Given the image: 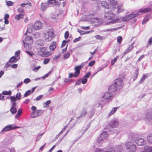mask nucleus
<instances>
[{
	"instance_id": "obj_55",
	"label": "nucleus",
	"mask_w": 152,
	"mask_h": 152,
	"mask_svg": "<svg viewBox=\"0 0 152 152\" xmlns=\"http://www.w3.org/2000/svg\"><path fill=\"white\" fill-rule=\"evenodd\" d=\"M95 37L97 39H99L101 40L102 39V37L100 35H96L95 36Z\"/></svg>"
},
{
	"instance_id": "obj_37",
	"label": "nucleus",
	"mask_w": 152,
	"mask_h": 152,
	"mask_svg": "<svg viewBox=\"0 0 152 152\" xmlns=\"http://www.w3.org/2000/svg\"><path fill=\"white\" fill-rule=\"evenodd\" d=\"M147 77V76L145 74H144L143 75V76L141 78V80L140 81V83H142L144 81V80H145V78Z\"/></svg>"
},
{
	"instance_id": "obj_42",
	"label": "nucleus",
	"mask_w": 152,
	"mask_h": 152,
	"mask_svg": "<svg viewBox=\"0 0 152 152\" xmlns=\"http://www.w3.org/2000/svg\"><path fill=\"white\" fill-rule=\"evenodd\" d=\"M21 94L19 92L16 94L15 98L17 100H19L21 98Z\"/></svg>"
},
{
	"instance_id": "obj_12",
	"label": "nucleus",
	"mask_w": 152,
	"mask_h": 152,
	"mask_svg": "<svg viewBox=\"0 0 152 152\" xmlns=\"http://www.w3.org/2000/svg\"><path fill=\"white\" fill-rule=\"evenodd\" d=\"M23 42V43L31 45L33 43V41L31 37L28 36L25 38Z\"/></svg>"
},
{
	"instance_id": "obj_59",
	"label": "nucleus",
	"mask_w": 152,
	"mask_h": 152,
	"mask_svg": "<svg viewBox=\"0 0 152 152\" xmlns=\"http://www.w3.org/2000/svg\"><path fill=\"white\" fill-rule=\"evenodd\" d=\"M43 96V95H40L37 97L36 98V100L37 101H38L41 99Z\"/></svg>"
},
{
	"instance_id": "obj_13",
	"label": "nucleus",
	"mask_w": 152,
	"mask_h": 152,
	"mask_svg": "<svg viewBox=\"0 0 152 152\" xmlns=\"http://www.w3.org/2000/svg\"><path fill=\"white\" fill-rule=\"evenodd\" d=\"M42 26V23L40 21L36 22L34 24L33 28L35 30L40 29Z\"/></svg>"
},
{
	"instance_id": "obj_5",
	"label": "nucleus",
	"mask_w": 152,
	"mask_h": 152,
	"mask_svg": "<svg viewBox=\"0 0 152 152\" xmlns=\"http://www.w3.org/2000/svg\"><path fill=\"white\" fill-rule=\"evenodd\" d=\"M131 139L133 141H134L135 143L138 145H144L145 144V141L144 139L142 138H136L131 137Z\"/></svg>"
},
{
	"instance_id": "obj_64",
	"label": "nucleus",
	"mask_w": 152,
	"mask_h": 152,
	"mask_svg": "<svg viewBox=\"0 0 152 152\" xmlns=\"http://www.w3.org/2000/svg\"><path fill=\"white\" fill-rule=\"evenodd\" d=\"M70 56V54L69 53H67L65 54L64 56V57L65 59H66L68 58Z\"/></svg>"
},
{
	"instance_id": "obj_44",
	"label": "nucleus",
	"mask_w": 152,
	"mask_h": 152,
	"mask_svg": "<svg viewBox=\"0 0 152 152\" xmlns=\"http://www.w3.org/2000/svg\"><path fill=\"white\" fill-rule=\"evenodd\" d=\"M117 9V12L118 13H120L124 11V9L122 7H118Z\"/></svg>"
},
{
	"instance_id": "obj_29",
	"label": "nucleus",
	"mask_w": 152,
	"mask_h": 152,
	"mask_svg": "<svg viewBox=\"0 0 152 152\" xmlns=\"http://www.w3.org/2000/svg\"><path fill=\"white\" fill-rule=\"evenodd\" d=\"M147 140L148 142L152 144V133L150 134L148 136Z\"/></svg>"
},
{
	"instance_id": "obj_2",
	"label": "nucleus",
	"mask_w": 152,
	"mask_h": 152,
	"mask_svg": "<svg viewBox=\"0 0 152 152\" xmlns=\"http://www.w3.org/2000/svg\"><path fill=\"white\" fill-rule=\"evenodd\" d=\"M87 61L85 62L82 63L79 66H76L75 67V72L73 75V74L70 73L69 75V78H71L73 76L75 77H77L79 75L80 71V70L83 67V66L87 63Z\"/></svg>"
},
{
	"instance_id": "obj_18",
	"label": "nucleus",
	"mask_w": 152,
	"mask_h": 152,
	"mask_svg": "<svg viewBox=\"0 0 152 152\" xmlns=\"http://www.w3.org/2000/svg\"><path fill=\"white\" fill-rule=\"evenodd\" d=\"M123 150V147L121 145H118L113 148V152H121Z\"/></svg>"
},
{
	"instance_id": "obj_27",
	"label": "nucleus",
	"mask_w": 152,
	"mask_h": 152,
	"mask_svg": "<svg viewBox=\"0 0 152 152\" xmlns=\"http://www.w3.org/2000/svg\"><path fill=\"white\" fill-rule=\"evenodd\" d=\"M43 113V111L41 110H37L36 111V113L37 117L42 115Z\"/></svg>"
},
{
	"instance_id": "obj_34",
	"label": "nucleus",
	"mask_w": 152,
	"mask_h": 152,
	"mask_svg": "<svg viewBox=\"0 0 152 152\" xmlns=\"http://www.w3.org/2000/svg\"><path fill=\"white\" fill-rule=\"evenodd\" d=\"M105 152H113V148L110 147H107L105 149Z\"/></svg>"
},
{
	"instance_id": "obj_48",
	"label": "nucleus",
	"mask_w": 152,
	"mask_h": 152,
	"mask_svg": "<svg viewBox=\"0 0 152 152\" xmlns=\"http://www.w3.org/2000/svg\"><path fill=\"white\" fill-rule=\"evenodd\" d=\"M31 91L30 90H28L25 93L24 95V97H26L30 93Z\"/></svg>"
},
{
	"instance_id": "obj_32",
	"label": "nucleus",
	"mask_w": 152,
	"mask_h": 152,
	"mask_svg": "<svg viewBox=\"0 0 152 152\" xmlns=\"http://www.w3.org/2000/svg\"><path fill=\"white\" fill-rule=\"evenodd\" d=\"M130 20L128 15L125 16L122 19V20L124 22L128 21Z\"/></svg>"
},
{
	"instance_id": "obj_15",
	"label": "nucleus",
	"mask_w": 152,
	"mask_h": 152,
	"mask_svg": "<svg viewBox=\"0 0 152 152\" xmlns=\"http://www.w3.org/2000/svg\"><path fill=\"white\" fill-rule=\"evenodd\" d=\"M145 119L146 121L148 120L149 121L152 122V113L150 112H147L145 115Z\"/></svg>"
},
{
	"instance_id": "obj_19",
	"label": "nucleus",
	"mask_w": 152,
	"mask_h": 152,
	"mask_svg": "<svg viewBox=\"0 0 152 152\" xmlns=\"http://www.w3.org/2000/svg\"><path fill=\"white\" fill-rule=\"evenodd\" d=\"M24 47L26 49V51H28L31 50V44H26L23 43Z\"/></svg>"
},
{
	"instance_id": "obj_24",
	"label": "nucleus",
	"mask_w": 152,
	"mask_h": 152,
	"mask_svg": "<svg viewBox=\"0 0 152 152\" xmlns=\"http://www.w3.org/2000/svg\"><path fill=\"white\" fill-rule=\"evenodd\" d=\"M101 5L102 6L106 9L109 8V6L107 2L104 1H102L101 2Z\"/></svg>"
},
{
	"instance_id": "obj_26",
	"label": "nucleus",
	"mask_w": 152,
	"mask_h": 152,
	"mask_svg": "<svg viewBox=\"0 0 152 152\" xmlns=\"http://www.w3.org/2000/svg\"><path fill=\"white\" fill-rule=\"evenodd\" d=\"M117 109L118 107H114L113 108L111 112L108 114V116H110L114 114Z\"/></svg>"
},
{
	"instance_id": "obj_43",
	"label": "nucleus",
	"mask_w": 152,
	"mask_h": 152,
	"mask_svg": "<svg viewBox=\"0 0 152 152\" xmlns=\"http://www.w3.org/2000/svg\"><path fill=\"white\" fill-rule=\"evenodd\" d=\"M119 56H116L114 59H113L111 61V64L112 65H113L115 62L117 60Z\"/></svg>"
},
{
	"instance_id": "obj_30",
	"label": "nucleus",
	"mask_w": 152,
	"mask_h": 152,
	"mask_svg": "<svg viewBox=\"0 0 152 152\" xmlns=\"http://www.w3.org/2000/svg\"><path fill=\"white\" fill-rule=\"evenodd\" d=\"M5 2L6 3L7 6L8 7L12 6L13 4V3L10 1L6 0L5 1Z\"/></svg>"
},
{
	"instance_id": "obj_54",
	"label": "nucleus",
	"mask_w": 152,
	"mask_h": 152,
	"mask_svg": "<svg viewBox=\"0 0 152 152\" xmlns=\"http://www.w3.org/2000/svg\"><path fill=\"white\" fill-rule=\"evenodd\" d=\"M91 73L90 72H88L87 74H86L84 76V78H88L91 75Z\"/></svg>"
},
{
	"instance_id": "obj_47",
	"label": "nucleus",
	"mask_w": 152,
	"mask_h": 152,
	"mask_svg": "<svg viewBox=\"0 0 152 152\" xmlns=\"http://www.w3.org/2000/svg\"><path fill=\"white\" fill-rule=\"evenodd\" d=\"M95 151L96 152H105V150L98 148L96 149Z\"/></svg>"
},
{
	"instance_id": "obj_38",
	"label": "nucleus",
	"mask_w": 152,
	"mask_h": 152,
	"mask_svg": "<svg viewBox=\"0 0 152 152\" xmlns=\"http://www.w3.org/2000/svg\"><path fill=\"white\" fill-rule=\"evenodd\" d=\"M18 11L20 13L19 14H23V15H25V13L23 10L21 8H19L18 9Z\"/></svg>"
},
{
	"instance_id": "obj_56",
	"label": "nucleus",
	"mask_w": 152,
	"mask_h": 152,
	"mask_svg": "<svg viewBox=\"0 0 152 152\" xmlns=\"http://www.w3.org/2000/svg\"><path fill=\"white\" fill-rule=\"evenodd\" d=\"M37 42L38 45H42V43L43 42V41L42 40H38Z\"/></svg>"
},
{
	"instance_id": "obj_11",
	"label": "nucleus",
	"mask_w": 152,
	"mask_h": 152,
	"mask_svg": "<svg viewBox=\"0 0 152 152\" xmlns=\"http://www.w3.org/2000/svg\"><path fill=\"white\" fill-rule=\"evenodd\" d=\"M104 16L107 20H111L114 18L115 14L113 13L112 11H109L105 13Z\"/></svg>"
},
{
	"instance_id": "obj_10",
	"label": "nucleus",
	"mask_w": 152,
	"mask_h": 152,
	"mask_svg": "<svg viewBox=\"0 0 152 152\" xmlns=\"http://www.w3.org/2000/svg\"><path fill=\"white\" fill-rule=\"evenodd\" d=\"M108 134L107 133L105 132H102L100 135L98 137L97 142H100L103 140H106L108 137Z\"/></svg>"
},
{
	"instance_id": "obj_57",
	"label": "nucleus",
	"mask_w": 152,
	"mask_h": 152,
	"mask_svg": "<svg viewBox=\"0 0 152 152\" xmlns=\"http://www.w3.org/2000/svg\"><path fill=\"white\" fill-rule=\"evenodd\" d=\"M31 80L29 78H26L24 80V83H27L30 82Z\"/></svg>"
},
{
	"instance_id": "obj_28",
	"label": "nucleus",
	"mask_w": 152,
	"mask_h": 152,
	"mask_svg": "<svg viewBox=\"0 0 152 152\" xmlns=\"http://www.w3.org/2000/svg\"><path fill=\"white\" fill-rule=\"evenodd\" d=\"M24 15L22 14H19L16 15L15 17V19L17 20H19L20 18H23Z\"/></svg>"
},
{
	"instance_id": "obj_62",
	"label": "nucleus",
	"mask_w": 152,
	"mask_h": 152,
	"mask_svg": "<svg viewBox=\"0 0 152 152\" xmlns=\"http://www.w3.org/2000/svg\"><path fill=\"white\" fill-rule=\"evenodd\" d=\"M20 53V51L19 50H18L16 52H15V55L17 56V58H20V57H19V56Z\"/></svg>"
},
{
	"instance_id": "obj_33",
	"label": "nucleus",
	"mask_w": 152,
	"mask_h": 152,
	"mask_svg": "<svg viewBox=\"0 0 152 152\" xmlns=\"http://www.w3.org/2000/svg\"><path fill=\"white\" fill-rule=\"evenodd\" d=\"M51 103V101L48 100L43 103L44 107H48L49 104Z\"/></svg>"
},
{
	"instance_id": "obj_7",
	"label": "nucleus",
	"mask_w": 152,
	"mask_h": 152,
	"mask_svg": "<svg viewBox=\"0 0 152 152\" xmlns=\"http://www.w3.org/2000/svg\"><path fill=\"white\" fill-rule=\"evenodd\" d=\"M19 128V127L14 126V125L13 124L9 125L6 126L0 132V133L4 134L6 132Z\"/></svg>"
},
{
	"instance_id": "obj_21",
	"label": "nucleus",
	"mask_w": 152,
	"mask_h": 152,
	"mask_svg": "<svg viewBox=\"0 0 152 152\" xmlns=\"http://www.w3.org/2000/svg\"><path fill=\"white\" fill-rule=\"evenodd\" d=\"M19 59V58H18L15 56H13L10 58V62L13 63L16 62Z\"/></svg>"
},
{
	"instance_id": "obj_49",
	"label": "nucleus",
	"mask_w": 152,
	"mask_h": 152,
	"mask_svg": "<svg viewBox=\"0 0 152 152\" xmlns=\"http://www.w3.org/2000/svg\"><path fill=\"white\" fill-rule=\"evenodd\" d=\"M81 82L82 83L85 84L86 83L87 81V79L86 78H81Z\"/></svg>"
},
{
	"instance_id": "obj_1",
	"label": "nucleus",
	"mask_w": 152,
	"mask_h": 152,
	"mask_svg": "<svg viewBox=\"0 0 152 152\" xmlns=\"http://www.w3.org/2000/svg\"><path fill=\"white\" fill-rule=\"evenodd\" d=\"M123 81L121 78H119L114 80L113 84L110 85L108 88V90L110 92H114L117 90H120L123 87Z\"/></svg>"
},
{
	"instance_id": "obj_23",
	"label": "nucleus",
	"mask_w": 152,
	"mask_h": 152,
	"mask_svg": "<svg viewBox=\"0 0 152 152\" xmlns=\"http://www.w3.org/2000/svg\"><path fill=\"white\" fill-rule=\"evenodd\" d=\"M134 43L133 42L131 45H129V47L124 52V54H125L129 52L133 48V45L134 44Z\"/></svg>"
},
{
	"instance_id": "obj_25",
	"label": "nucleus",
	"mask_w": 152,
	"mask_h": 152,
	"mask_svg": "<svg viewBox=\"0 0 152 152\" xmlns=\"http://www.w3.org/2000/svg\"><path fill=\"white\" fill-rule=\"evenodd\" d=\"M10 111L12 114L14 115L16 113L17 109L15 107H11Z\"/></svg>"
},
{
	"instance_id": "obj_3",
	"label": "nucleus",
	"mask_w": 152,
	"mask_h": 152,
	"mask_svg": "<svg viewBox=\"0 0 152 152\" xmlns=\"http://www.w3.org/2000/svg\"><path fill=\"white\" fill-rule=\"evenodd\" d=\"M43 37L45 40L46 42L51 41L53 38L54 36L53 30L50 29L44 33Z\"/></svg>"
},
{
	"instance_id": "obj_45",
	"label": "nucleus",
	"mask_w": 152,
	"mask_h": 152,
	"mask_svg": "<svg viewBox=\"0 0 152 152\" xmlns=\"http://www.w3.org/2000/svg\"><path fill=\"white\" fill-rule=\"evenodd\" d=\"M11 102H16L17 100L15 98V96H11L10 97Z\"/></svg>"
},
{
	"instance_id": "obj_60",
	"label": "nucleus",
	"mask_w": 152,
	"mask_h": 152,
	"mask_svg": "<svg viewBox=\"0 0 152 152\" xmlns=\"http://www.w3.org/2000/svg\"><path fill=\"white\" fill-rule=\"evenodd\" d=\"M40 67H41V66H39L37 67H35L34 69L33 70L34 71L36 72L38 71L39 69L40 68Z\"/></svg>"
},
{
	"instance_id": "obj_50",
	"label": "nucleus",
	"mask_w": 152,
	"mask_h": 152,
	"mask_svg": "<svg viewBox=\"0 0 152 152\" xmlns=\"http://www.w3.org/2000/svg\"><path fill=\"white\" fill-rule=\"evenodd\" d=\"M50 59L48 58H45L43 61V64H48L49 61Z\"/></svg>"
},
{
	"instance_id": "obj_39",
	"label": "nucleus",
	"mask_w": 152,
	"mask_h": 152,
	"mask_svg": "<svg viewBox=\"0 0 152 152\" xmlns=\"http://www.w3.org/2000/svg\"><path fill=\"white\" fill-rule=\"evenodd\" d=\"M139 14L138 13L135 14H131L128 15L129 17L130 20L134 18L135 17L137 16V15H138Z\"/></svg>"
},
{
	"instance_id": "obj_46",
	"label": "nucleus",
	"mask_w": 152,
	"mask_h": 152,
	"mask_svg": "<svg viewBox=\"0 0 152 152\" xmlns=\"http://www.w3.org/2000/svg\"><path fill=\"white\" fill-rule=\"evenodd\" d=\"M43 134H44V133L42 134H40L39 135H37V136L36 138V141H37L39 140L40 139L42 136Z\"/></svg>"
},
{
	"instance_id": "obj_17",
	"label": "nucleus",
	"mask_w": 152,
	"mask_h": 152,
	"mask_svg": "<svg viewBox=\"0 0 152 152\" xmlns=\"http://www.w3.org/2000/svg\"><path fill=\"white\" fill-rule=\"evenodd\" d=\"M86 110L85 108H83L81 112L80 115L78 116L76 118L78 119L82 118L84 117L87 114Z\"/></svg>"
},
{
	"instance_id": "obj_41",
	"label": "nucleus",
	"mask_w": 152,
	"mask_h": 152,
	"mask_svg": "<svg viewBox=\"0 0 152 152\" xmlns=\"http://www.w3.org/2000/svg\"><path fill=\"white\" fill-rule=\"evenodd\" d=\"M37 117L36 114V111H33L31 114V118H34Z\"/></svg>"
},
{
	"instance_id": "obj_58",
	"label": "nucleus",
	"mask_w": 152,
	"mask_h": 152,
	"mask_svg": "<svg viewBox=\"0 0 152 152\" xmlns=\"http://www.w3.org/2000/svg\"><path fill=\"white\" fill-rule=\"evenodd\" d=\"M11 63V62H10V60L8 61L5 65V67L6 68H8L10 66L11 64H10Z\"/></svg>"
},
{
	"instance_id": "obj_61",
	"label": "nucleus",
	"mask_w": 152,
	"mask_h": 152,
	"mask_svg": "<svg viewBox=\"0 0 152 152\" xmlns=\"http://www.w3.org/2000/svg\"><path fill=\"white\" fill-rule=\"evenodd\" d=\"M148 20V17L146 16H145L143 21L142 22V23L143 24L145 23Z\"/></svg>"
},
{
	"instance_id": "obj_31",
	"label": "nucleus",
	"mask_w": 152,
	"mask_h": 152,
	"mask_svg": "<svg viewBox=\"0 0 152 152\" xmlns=\"http://www.w3.org/2000/svg\"><path fill=\"white\" fill-rule=\"evenodd\" d=\"M138 71H139V69H137V68L135 70V75L133 77V81H134V80H135L137 78L138 74Z\"/></svg>"
},
{
	"instance_id": "obj_4",
	"label": "nucleus",
	"mask_w": 152,
	"mask_h": 152,
	"mask_svg": "<svg viewBox=\"0 0 152 152\" xmlns=\"http://www.w3.org/2000/svg\"><path fill=\"white\" fill-rule=\"evenodd\" d=\"M126 146L127 150L130 152H134L136 149V145L132 142H126Z\"/></svg>"
},
{
	"instance_id": "obj_63",
	"label": "nucleus",
	"mask_w": 152,
	"mask_h": 152,
	"mask_svg": "<svg viewBox=\"0 0 152 152\" xmlns=\"http://www.w3.org/2000/svg\"><path fill=\"white\" fill-rule=\"evenodd\" d=\"M95 63L94 61H91L88 64V66H92Z\"/></svg>"
},
{
	"instance_id": "obj_40",
	"label": "nucleus",
	"mask_w": 152,
	"mask_h": 152,
	"mask_svg": "<svg viewBox=\"0 0 152 152\" xmlns=\"http://www.w3.org/2000/svg\"><path fill=\"white\" fill-rule=\"evenodd\" d=\"M3 94L4 95H10L11 94V91H3L2 92Z\"/></svg>"
},
{
	"instance_id": "obj_16",
	"label": "nucleus",
	"mask_w": 152,
	"mask_h": 152,
	"mask_svg": "<svg viewBox=\"0 0 152 152\" xmlns=\"http://www.w3.org/2000/svg\"><path fill=\"white\" fill-rule=\"evenodd\" d=\"M152 10V9L149 7H147L144 8H142L138 10V12H144L146 13L149 12L151 11Z\"/></svg>"
},
{
	"instance_id": "obj_52",
	"label": "nucleus",
	"mask_w": 152,
	"mask_h": 152,
	"mask_svg": "<svg viewBox=\"0 0 152 152\" xmlns=\"http://www.w3.org/2000/svg\"><path fill=\"white\" fill-rule=\"evenodd\" d=\"M24 3L26 4V5H28L30 7L31 6V4L29 1H25L24 2Z\"/></svg>"
},
{
	"instance_id": "obj_22",
	"label": "nucleus",
	"mask_w": 152,
	"mask_h": 152,
	"mask_svg": "<svg viewBox=\"0 0 152 152\" xmlns=\"http://www.w3.org/2000/svg\"><path fill=\"white\" fill-rule=\"evenodd\" d=\"M118 22H121L119 18H117L112 21L108 22L107 23V24L108 25L110 24H113L114 23H117Z\"/></svg>"
},
{
	"instance_id": "obj_53",
	"label": "nucleus",
	"mask_w": 152,
	"mask_h": 152,
	"mask_svg": "<svg viewBox=\"0 0 152 152\" xmlns=\"http://www.w3.org/2000/svg\"><path fill=\"white\" fill-rule=\"evenodd\" d=\"M69 33L68 31H66L64 34V37L66 39L69 37Z\"/></svg>"
},
{
	"instance_id": "obj_51",
	"label": "nucleus",
	"mask_w": 152,
	"mask_h": 152,
	"mask_svg": "<svg viewBox=\"0 0 152 152\" xmlns=\"http://www.w3.org/2000/svg\"><path fill=\"white\" fill-rule=\"evenodd\" d=\"M122 40V37L121 36H119L117 38V42L119 44L121 43Z\"/></svg>"
},
{
	"instance_id": "obj_6",
	"label": "nucleus",
	"mask_w": 152,
	"mask_h": 152,
	"mask_svg": "<svg viewBox=\"0 0 152 152\" xmlns=\"http://www.w3.org/2000/svg\"><path fill=\"white\" fill-rule=\"evenodd\" d=\"M51 53L49 51H48L46 47H43L40 49L38 52L39 54L42 56L48 57L51 54Z\"/></svg>"
},
{
	"instance_id": "obj_35",
	"label": "nucleus",
	"mask_w": 152,
	"mask_h": 152,
	"mask_svg": "<svg viewBox=\"0 0 152 152\" xmlns=\"http://www.w3.org/2000/svg\"><path fill=\"white\" fill-rule=\"evenodd\" d=\"M110 4L113 6H115L117 4V1L114 0H110Z\"/></svg>"
},
{
	"instance_id": "obj_8",
	"label": "nucleus",
	"mask_w": 152,
	"mask_h": 152,
	"mask_svg": "<svg viewBox=\"0 0 152 152\" xmlns=\"http://www.w3.org/2000/svg\"><path fill=\"white\" fill-rule=\"evenodd\" d=\"M56 1L55 0H48L47 1V3H41V9L42 10H45L47 8H48L49 7V4H56Z\"/></svg>"
},
{
	"instance_id": "obj_14",
	"label": "nucleus",
	"mask_w": 152,
	"mask_h": 152,
	"mask_svg": "<svg viewBox=\"0 0 152 152\" xmlns=\"http://www.w3.org/2000/svg\"><path fill=\"white\" fill-rule=\"evenodd\" d=\"M118 125V122L117 120L114 119L112 120L110 123L109 125L113 128L116 127Z\"/></svg>"
},
{
	"instance_id": "obj_9",
	"label": "nucleus",
	"mask_w": 152,
	"mask_h": 152,
	"mask_svg": "<svg viewBox=\"0 0 152 152\" xmlns=\"http://www.w3.org/2000/svg\"><path fill=\"white\" fill-rule=\"evenodd\" d=\"M102 97L106 100L107 103H109L111 101L114 97L111 93L106 92L104 94Z\"/></svg>"
},
{
	"instance_id": "obj_20",
	"label": "nucleus",
	"mask_w": 152,
	"mask_h": 152,
	"mask_svg": "<svg viewBox=\"0 0 152 152\" xmlns=\"http://www.w3.org/2000/svg\"><path fill=\"white\" fill-rule=\"evenodd\" d=\"M56 47V42H53L50 45L49 48L50 50L53 51Z\"/></svg>"
},
{
	"instance_id": "obj_36",
	"label": "nucleus",
	"mask_w": 152,
	"mask_h": 152,
	"mask_svg": "<svg viewBox=\"0 0 152 152\" xmlns=\"http://www.w3.org/2000/svg\"><path fill=\"white\" fill-rule=\"evenodd\" d=\"M145 150H146L147 152H152V147H145Z\"/></svg>"
}]
</instances>
